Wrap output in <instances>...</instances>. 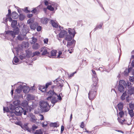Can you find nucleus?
<instances>
[{"mask_svg": "<svg viewBox=\"0 0 134 134\" xmlns=\"http://www.w3.org/2000/svg\"><path fill=\"white\" fill-rule=\"evenodd\" d=\"M11 16L14 19H16L18 18L19 15L18 14L15 12H13L11 14Z\"/></svg>", "mask_w": 134, "mask_h": 134, "instance_id": "nucleus-23", "label": "nucleus"}, {"mask_svg": "<svg viewBox=\"0 0 134 134\" xmlns=\"http://www.w3.org/2000/svg\"><path fill=\"white\" fill-rule=\"evenodd\" d=\"M129 113L131 118L133 117L134 115V113L133 110H129Z\"/></svg>", "mask_w": 134, "mask_h": 134, "instance_id": "nucleus-34", "label": "nucleus"}, {"mask_svg": "<svg viewBox=\"0 0 134 134\" xmlns=\"http://www.w3.org/2000/svg\"><path fill=\"white\" fill-rule=\"evenodd\" d=\"M130 81L131 82H133L134 81V77H131L129 79Z\"/></svg>", "mask_w": 134, "mask_h": 134, "instance_id": "nucleus-64", "label": "nucleus"}, {"mask_svg": "<svg viewBox=\"0 0 134 134\" xmlns=\"http://www.w3.org/2000/svg\"><path fill=\"white\" fill-rule=\"evenodd\" d=\"M19 60L18 58L16 57L15 56V57L13 59V64H15L14 63V62L15 63H17L19 62Z\"/></svg>", "mask_w": 134, "mask_h": 134, "instance_id": "nucleus-31", "label": "nucleus"}, {"mask_svg": "<svg viewBox=\"0 0 134 134\" xmlns=\"http://www.w3.org/2000/svg\"><path fill=\"white\" fill-rule=\"evenodd\" d=\"M40 20L41 23L46 25L48 23L49 20L47 18L43 17Z\"/></svg>", "mask_w": 134, "mask_h": 134, "instance_id": "nucleus-15", "label": "nucleus"}, {"mask_svg": "<svg viewBox=\"0 0 134 134\" xmlns=\"http://www.w3.org/2000/svg\"><path fill=\"white\" fill-rule=\"evenodd\" d=\"M60 79V78L56 79L53 82L57 84L58 87H60V88H62L64 85V81Z\"/></svg>", "mask_w": 134, "mask_h": 134, "instance_id": "nucleus-7", "label": "nucleus"}, {"mask_svg": "<svg viewBox=\"0 0 134 134\" xmlns=\"http://www.w3.org/2000/svg\"><path fill=\"white\" fill-rule=\"evenodd\" d=\"M19 57L20 59L22 60L24 59H25L26 56L25 54H23L22 55H20Z\"/></svg>", "mask_w": 134, "mask_h": 134, "instance_id": "nucleus-44", "label": "nucleus"}, {"mask_svg": "<svg viewBox=\"0 0 134 134\" xmlns=\"http://www.w3.org/2000/svg\"><path fill=\"white\" fill-rule=\"evenodd\" d=\"M99 69L102 72H103L104 71H107L106 69H105L103 68L102 67H99Z\"/></svg>", "mask_w": 134, "mask_h": 134, "instance_id": "nucleus-58", "label": "nucleus"}, {"mask_svg": "<svg viewBox=\"0 0 134 134\" xmlns=\"http://www.w3.org/2000/svg\"><path fill=\"white\" fill-rule=\"evenodd\" d=\"M37 12V10L36 9V8H35L34 9L31 11V12L34 13H36Z\"/></svg>", "mask_w": 134, "mask_h": 134, "instance_id": "nucleus-57", "label": "nucleus"}, {"mask_svg": "<svg viewBox=\"0 0 134 134\" xmlns=\"http://www.w3.org/2000/svg\"><path fill=\"white\" fill-rule=\"evenodd\" d=\"M39 116H41V118H40V120H43L44 119V117L43 115L41 114H40Z\"/></svg>", "mask_w": 134, "mask_h": 134, "instance_id": "nucleus-61", "label": "nucleus"}, {"mask_svg": "<svg viewBox=\"0 0 134 134\" xmlns=\"http://www.w3.org/2000/svg\"><path fill=\"white\" fill-rule=\"evenodd\" d=\"M11 10L9 9L8 10V14L6 15V16L8 17H9V18L10 17H11L10 16H11Z\"/></svg>", "mask_w": 134, "mask_h": 134, "instance_id": "nucleus-51", "label": "nucleus"}, {"mask_svg": "<svg viewBox=\"0 0 134 134\" xmlns=\"http://www.w3.org/2000/svg\"><path fill=\"white\" fill-rule=\"evenodd\" d=\"M92 80L93 82V84L91 85V87H95L98 88L97 83L98 82V79L96 75H93Z\"/></svg>", "mask_w": 134, "mask_h": 134, "instance_id": "nucleus-10", "label": "nucleus"}, {"mask_svg": "<svg viewBox=\"0 0 134 134\" xmlns=\"http://www.w3.org/2000/svg\"><path fill=\"white\" fill-rule=\"evenodd\" d=\"M57 51L56 50H52L51 52V56H55L56 55Z\"/></svg>", "mask_w": 134, "mask_h": 134, "instance_id": "nucleus-36", "label": "nucleus"}, {"mask_svg": "<svg viewBox=\"0 0 134 134\" xmlns=\"http://www.w3.org/2000/svg\"><path fill=\"white\" fill-rule=\"evenodd\" d=\"M49 126L51 127H59V125L57 122H51Z\"/></svg>", "mask_w": 134, "mask_h": 134, "instance_id": "nucleus-24", "label": "nucleus"}, {"mask_svg": "<svg viewBox=\"0 0 134 134\" xmlns=\"http://www.w3.org/2000/svg\"><path fill=\"white\" fill-rule=\"evenodd\" d=\"M30 121L31 122L34 123H36L37 120V119L35 115L32 113L30 114Z\"/></svg>", "mask_w": 134, "mask_h": 134, "instance_id": "nucleus-11", "label": "nucleus"}, {"mask_svg": "<svg viewBox=\"0 0 134 134\" xmlns=\"http://www.w3.org/2000/svg\"><path fill=\"white\" fill-rule=\"evenodd\" d=\"M126 87V82L125 81L122 80H120L118 87V91L121 93L124 92L125 91V88Z\"/></svg>", "mask_w": 134, "mask_h": 134, "instance_id": "nucleus-5", "label": "nucleus"}, {"mask_svg": "<svg viewBox=\"0 0 134 134\" xmlns=\"http://www.w3.org/2000/svg\"><path fill=\"white\" fill-rule=\"evenodd\" d=\"M39 89L41 92H44L46 91L47 89L44 86H41V87L39 88Z\"/></svg>", "mask_w": 134, "mask_h": 134, "instance_id": "nucleus-40", "label": "nucleus"}, {"mask_svg": "<svg viewBox=\"0 0 134 134\" xmlns=\"http://www.w3.org/2000/svg\"><path fill=\"white\" fill-rule=\"evenodd\" d=\"M47 8L48 9L51 11H53L54 10V9L53 7H52L51 5H48Z\"/></svg>", "mask_w": 134, "mask_h": 134, "instance_id": "nucleus-43", "label": "nucleus"}, {"mask_svg": "<svg viewBox=\"0 0 134 134\" xmlns=\"http://www.w3.org/2000/svg\"><path fill=\"white\" fill-rule=\"evenodd\" d=\"M5 34L8 36L12 37L13 38H14L16 36L14 32L13 31L8 30L5 31Z\"/></svg>", "mask_w": 134, "mask_h": 134, "instance_id": "nucleus-12", "label": "nucleus"}, {"mask_svg": "<svg viewBox=\"0 0 134 134\" xmlns=\"http://www.w3.org/2000/svg\"><path fill=\"white\" fill-rule=\"evenodd\" d=\"M9 108L3 107V111L4 112H10Z\"/></svg>", "mask_w": 134, "mask_h": 134, "instance_id": "nucleus-42", "label": "nucleus"}, {"mask_svg": "<svg viewBox=\"0 0 134 134\" xmlns=\"http://www.w3.org/2000/svg\"><path fill=\"white\" fill-rule=\"evenodd\" d=\"M9 17H7V18L6 17L5 18V20H4V21H3V23H4L5 24H6V23L7 22V21H8L7 19H9Z\"/></svg>", "mask_w": 134, "mask_h": 134, "instance_id": "nucleus-59", "label": "nucleus"}, {"mask_svg": "<svg viewBox=\"0 0 134 134\" xmlns=\"http://www.w3.org/2000/svg\"><path fill=\"white\" fill-rule=\"evenodd\" d=\"M40 106L42 111L44 112H47L50 109L49 106L47 102L43 101L40 102Z\"/></svg>", "mask_w": 134, "mask_h": 134, "instance_id": "nucleus-3", "label": "nucleus"}, {"mask_svg": "<svg viewBox=\"0 0 134 134\" xmlns=\"http://www.w3.org/2000/svg\"><path fill=\"white\" fill-rule=\"evenodd\" d=\"M39 44L38 43H36L33 45V48L35 49H37L39 48Z\"/></svg>", "mask_w": 134, "mask_h": 134, "instance_id": "nucleus-38", "label": "nucleus"}, {"mask_svg": "<svg viewBox=\"0 0 134 134\" xmlns=\"http://www.w3.org/2000/svg\"><path fill=\"white\" fill-rule=\"evenodd\" d=\"M52 82H51L47 83L46 84L45 87L47 89L49 86L52 85Z\"/></svg>", "mask_w": 134, "mask_h": 134, "instance_id": "nucleus-49", "label": "nucleus"}, {"mask_svg": "<svg viewBox=\"0 0 134 134\" xmlns=\"http://www.w3.org/2000/svg\"><path fill=\"white\" fill-rule=\"evenodd\" d=\"M76 41L74 40H72L71 42H68L67 43V46L68 47L69 46H70L74 44H75V43Z\"/></svg>", "mask_w": 134, "mask_h": 134, "instance_id": "nucleus-32", "label": "nucleus"}, {"mask_svg": "<svg viewBox=\"0 0 134 134\" xmlns=\"http://www.w3.org/2000/svg\"><path fill=\"white\" fill-rule=\"evenodd\" d=\"M18 40L20 41H22L23 40V38L21 37L20 36L18 35L17 37Z\"/></svg>", "mask_w": 134, "mask_h": 134, "instance_id": "nucleus-60", "label": "nucleus"}, {"mask_svg": "<svg viewBox=\"0 0 134 134\" xmlns=\"http://www.w3.org/2000/svg\"><path fill=\"white\" fill-rule=\"evenodd\" d=\"M85 132L88 133H90L91 134H92L94 132L93 131H89L87 130L86 129H85Z\"/></svg>", "mask_w": 134, "mask_h": 134, "instance_id": "nucleus-62", "label": "nucleus"}, {"mask_svg": "<svg viewBox=\"0 0 134 134\" xmlns=\"http://www.w3.org/2000/svg\"><path fill=\"white\" fill-rule=\"evenodd\" d=\"M64 126L62 125L61 127V133H62L63 132V131L64 130Z\"/></svg>", "mask_w": 134, "mask_h": 134, "instance_id": "nucleus-63", "label": "nucleus"}, {"mask_svg": "<svg viewBox=\"0 0 134 134\" xmlns=\"http://www.w3.org/2000/svg\"><path fill=\"white\" fill-rule=\"evenodd\" d=\"M56 93L54 92V90H50L46 93V95L48 96L46 98V99L48 100H51L52 97L54 96H56Z\"/></svg>", "mask_w": 134, "mask_h": 134, "instance_id": "nucleus-8", "label": "nucleus"}, {"mask_svg": "<svg viewBox=\"0 0 134 134\" xmlns=\"http://www.w3.org/2000/svg\"><path fill=\"white\" fill-rule=\"evenodd\" d=\"M51 23L53 27L55 28H58V26L57 24L53 20H51Z\"/></svg>", "mask_w": 134, "mask_h": 134, "instance_id": "nucleus-27", "label": "nucleus"}, {"mask_svg": "<svg viewBox=\"0 0 134 134\" xmlns=\"http://www.w3.org/2000/svg\"><path fill=\"white\" fill-rule=\"evenodd\" d=\"M16 125L20 126L21 128H22V127H23V124L21 122H16Z\"/></svg>", "mask_w": 134, "mask_h": 134, "instance_id": "nucleus-52", "label": "nucleus"}, {"mask_svg": "<svg viewBox=\"0 0 134 134\" xmlns=\"http://www.w3.org/2000/svg\"><path fill=\"white\" fill-rule=\"evenodd\" d=\"M48 48L46 47L42 53V55H45L46 54H49L50 52H49L48 51Z\"/></svg>", "mask_w": 134, "mask_h": 134, "instance_id": "nucleus-25", "label": "nucleus"}, {"mask_svg": "<svg viewBox=\"0 0 134 134\" xmlns=\"http://www.w3.org/2000/svg\"><path fill=\"white\" fill-rule=\"evenodd\" d=\"M128 72H127V69H126L125 70L123 73V74L125 76H127L128 75Z\"/></svg>", "mask_w": 134, "mask_h": 134, "instance_id": "nucleus-55", "label": "nucleus"}, {"mask_svg": "<svg viewBox=\"0 0 134 134\" xmlns=\"http://www.w3.org/2000/svg\"><path fill=\"white\" fill-rule=\"evenodd\" d=\"M126 86L128 88L132 87V84L129 81H127V83H126Z\"/></svg>", "mask_w": 134, "mask_h": 134, "instance_id": "nucleus-33", "label": "nucleus"}, {"mask_svg": "<svg viewBox=\"0 0 134 134\" xmlns=\"http://www.w3.org/2000/svg\"><path fill=\"white\" fill-rule=\"evenodd\" d=\"M59 30H60L61 31L59 34V37L60 38H63L65 36L68 34L67 32L64 30H63V27L59 25Z\"/></svg>", "mask_w": 134, "mask_h": 134, "instance_id": "nucleus-6", "label": "nucleus"}, {"mask_svg": "<svg viewBox=\"0 0 134 134\" xmlns=\"http://www.w3.org/2000/svg\"><path fill=\"white\" fill-rule=\"evenodd\" d=\"M52 99H51L50 101L51 102V103L53 104L52 106V107H53L55 104L58 101V100L57 98L56 97V96H54L53 97H52Z\"/></svg>", "mask_w": 134, "mask_h": 134, "instance_id": "nucleus-14", "label": "nucleus"}, {"mask_svg": "<svg viewBox=\"0 0 134 134\" xmlns=\"http://www.w3.org/2000/svg\"><path fill=\"white\" fill-rule=\"evenodd\" d=\"M34 97L33 96L30 94H28L27 97V99L28 100H31L33 99Z\"/></svg>", "mask_w": 134, "mask_h": 134, "instance_id": "nucleus-30", "label": "nucleus"}, {"mask_svg": "<svg viewBox=\"0 0 134 134\" xmlns=\"http://www.w3.org/2000/svg\"><path fill=\"white\" fill-rule=\"evenodd\" d=\"M20 101L19 100H16L13 102V104L15 105L16 107H20Z\"/></svg>", "mask_w": 134, "mask_h": 134, "instance_id": "nucleus-28", "label": "nucleus"}, {"mask_svg": "<svg viewBox=\"0 0 134 134\" xmlns=\"http://www.w3.org/2000/svg\"><path fill=\"white\" fill-rule=\"evenodd\" d=\"M23 86L21 85H20L15 90V92L17 93H20L23 90Z\"/></svg>", "mask_w": 134, "mask_h": 134, "instance_id": "nucleus-16", "label": "nucleus"}, {"mask_svg": "<svg viewBox=\"0 0 134 134\" xmlns=\"http://www.w3.org/2000/svg\"><path fill=\"white\" fill-rule=\"evenodd\" d=\"M129 107L131 109V110H134V104L130 103L129 104Z\"/></svg>", "mask_w": 134, "mask_h": 134, "instance_id": "nucleus-53", "label": "nucleus"}, {"mask_svg": "<svg viewBox=\"0 0 134 134\" xmlns=\"http://www.w3.org/2000/svg\"><path fill=\"white\" fill-rule=\"evenodd\" d=\"M62 53V52L60 51H59L58 52V55L57 57V58H63V55H62L61 56Z\"/></svg>", "mask_w": 134, "mask_h": 134, "instance_id": "nucleus-48", "label": "nucleus"}, {"mask_svg": "<svg viewBox=\"0 0 134 134\" xmlns=\"http://www.w3.org/2000/svg\"><path fill=\"white\" fill-rule=\"evenodd\" d=\"M38 25V24L37 23H35L34 24H31L30 25V27L31 30H35L36 27V26Z\"/></svg>", "mask_w": 134, "mask_h": 134, "instance_id": "nucleus-18", "label": "nucleus"}, {"mask_svg": "<svg viewBox=\"0 0 134 134\" xmlns=\"http://www.w3.org/2000/svg\"><path fill=\"white\" fill-rule=\"evenodd\" d=\"M37 126H36L35 125H34L32 126V129L33 131H34L35 130V129H37Z\"/></svg>", "mask_w": 134, "mask_h": 134, "instance_id": "nucleus-56", "label": "nucleus"}, {"mask_svg": "<svg viewBox=\"0 0 134 134\" xmlns=\"http://www.w3.org/2000/svg\"><path fill=\"white\" fill-rule=\"evenodd\" d=\"M30 90L29 88L27 86H23V92L25 93H28Z\"/></svg>", "mask_w": 134, "mask_h": 134, "instance_id": "nucleus-20", "label": "nucleus"}, {"mask_svg": "<svg viewBox=\"0 0 134 134\" xmlns=\"http://www.w3.org/2000/svg\"><path fill=\"white\" fill-rule=\"evenodd\" d=\"M118 119L119 122L122 125H123L124 124H127L128 125H129L131 124V122L132 120L131 119H130V121L129 123L127 122V121L128 119L127 118H126V119H124L123 120H122L120 118H119L118 117Z\"/></svg>", "mask_w": 134, "mask_h": 134, "instance_id": "nucleus-9", "label": "nucleus"}, {"mask_svg": "<svg viewBox=\"0 0 134 134\" xmlns=\"http://www.w3.org/2000/svg\"><path fill=\"white\" fill-rule=\"evenodd\" d=\"M9 109L12 111H14V113L17 116L21 115L22 111H23V109L20 107H16L13 104H10L8 106Z\"/></svg>", "mask_w": 134, "mask_h": 134, "instance_id": "nucleus-1", "label": "nucleus"}, {"mask_svg": "<svg viewBox=\"0 0 134 134\" xmlns=\"http://www.w3.org/2000/svg\"><path fill=\"white\" fill-rule=\"evenodd\" d=\"M127 95L126 92H125L121 96V99L122 100H124L125 99V96Z\"/></svg>", "mask_w": 134, "mask_h": 134, "instance_id": "nucleus-37", "label": "nucleus"}, {"mask_svg": "<svg viewBox=\"0 0 134 134\" xmlns=\"http://www.w3.org/2000/svg\"><path fill=\"white\" fill-rule=\"evenodd\" d=\"M41 26H38L37 27L36 29L37 31L39 32L41 30Z\"/></svg>", "mask_w": 134, "mask_h": 134, "instance_id": "nucleus-54", "label": "nucleus"}, {"mask_svg": "<svg viewBox=\"0 0 134 134\" xmlns=\"http://www.w3.org/2000/svg\"><path fill=\"white\" fill-rule=\"evenodd\" d=\"M43 133L41 129L37 130L35 132L34 134H42Z\"/></svg>", "mask_w": 134, "mask_h": 134, "instance_id": "nucleus-41", "label": "nucleus"}, {"mask_svg": "<svg viewBox=\"0 0 134 134\" xmlns=\"http://www.w3.org/2000/svg\"><path fill=\"white\" fill-rule=\"evenodd\" d=\"M97 87H91V90L88 94V97L89 99L91 100L93 99L96 96Z\"/></svg>", "mask_w": 134, "mask_h": 134, "instance_id": "nucleus-4", "label": "nucleus"}, {"mask_svg": "<svg viewBox=\"0 0 134 134\" xmlns=\"http://www.w3.org/2000/svg\"><path fill=\"white\" fill-rule=\"evenodd\" d=\"M21 105L24 108H22L23 110V111H22V113H23L24 115L26 114L27 112H30L31 110L33 109L32 107L28 105V102L26 100H25L23 101L21 103Z\"/></svg>", "mask_w": 134, "mask_h": 134, "instance_id": "nucleus-2", "label": "nucleus"}, {"mask_svg": "<svg viewBox=\"0 0 134 134\" xmlns=\"http://www.w3.org/2000/svg\"><path fill=\"white\" fill-rule=\"evenodd\" d=\"M124 106V103L122 102H120L117 105V107L119 111L122 110Z\"/></svg>", "mask_w": 134, "mask_h": 134, "instance_id": "nucleus-22", "label": "nucleus"}, {"mask_svg": "<svg viewBox=\"0 0 134 134\" xmlns=\"http://www.w3.org/2000/svg\"><path fill=\"white\" fill-rule=\"evenodd\" d=\"M13 28V31L14 32V33L15 35H18L19 34V29L18 27H15Z\"/></svg>", "mask_w": 134, "mask_h": 134, "instance_id": "nucleus-26", "label": "nucleus"}, {"mask_svg": "<svg viewBox=\"0 0 134 134\" xmlns=\"http://www.w3.org/2000/svg\"><path fill=\"white\" fill-rule=\"evenodd\" d=\"M68 32L70 35H72L73 38L74 37L76 33L74 30H71L70 29H69Z\"/></svg>", "mask_w": 134, "mask_h": 134, "instance_id": "nucleus-21", "label": "nucleus"}, {"mask_svg": "<svg viewBox=\"0 0 134 134\" xmlns=\"http://www.w3.org/2000/svg\"><path fill=\"white\" fill-rule=\"evenodd\" d=\"M27 124H25L23 126L22 129H24V130H27L28 132H30L31 131V130L29 129L27 126Z\"/></svg>", "mask_w": 134, "mask_h": 134, "instance_id": "nucleus-17", "label": "nucleus"}, {"mask_svg": "<svg viewBox=\"0 0 134 134\" xmlns=\"http://www.w3.org/2000/svg\"><path fill=\"white\" fill-rule=\"evenodd\" d=\"M9 21L10 22L12 21L11 26L12 28H14V27H16L17 23V20H13L12 18L11 17H10L9 18Z\"/></svg>", "mask_w": 134, "mask_h": 134, "instance_id": "nucleus-13", "label": "nucleus"}, {"mask_svg": "<svg viewBox=\"0 0 134 134\" xmlns=\"http://www.w3.org/2000/svg\"><path fill=\"white\" fill-rule=\"evenodd\" d=\"M22 97L21 95H15L14 96V98L15 100H19V99H20L21 97Z\"/></svg>", "mask_w": 134, "mask_h": 134, "instance_id": "nucleus-35", "label": "nucleus"}, {"mask_svg": "<svg viewBox=\"0 0 134 134\" xmlns=\"http://www.w3.org/2000/svg\"><path fill=\"white\" fill-rule=\"evenodd\" d=\"M37 39L36 38L32 37V42L31 43L32 44H34L37 42Z\"/></svg>", "mask_w": 134, "mask_h": 134, "instance_id": "nucleus-46", "label": "nucleus"}, {"mask_svg": "<svg viewBox=\"0 0 134 134\" xmlns=\"http://www.w3.org/2000/svg\"><path fill=\"white\" fill-rule=\"evenodd\" d=\"M128 94L130 95L134 93V87H132L131 88H128Z\"/></svg>", "mask_w": 134, "mask_h": 134, "instance_id": "nucleus-19", "label": "nucleus"}, {"mask_svg": "<svg viewBox=\"0 0 134 134\" xmlns=\"http://www.w3.org/2000/svg\"><path fill=\"white\" fill-rule=\"evenodd\" d=\"M56 97H57V99L58 100H62V98L60 96V94H59V95H58L56 94Z\"/></svg>", "mask_w": 134, "mask_h": 134, "instance_id": "nucleus-50", "label": "nucleus"}, {"mask_svg": "<svg viewBox=\"0 0 134 134\" xmlns=\"http://www.w3.org/2000/svg\"><path fill=\"white\" fill-rule=\"evenodd\" d=\"M72 38V37L71 36L69 35H67L65 39L66 41H70L71 40Z\"/></svg>", "mask_w": 134, "mask_h": 134, "instance_id": "nucleus-29", "label": "nucleus"}, {"mask_svg": "<svg viewBox=\"0 0 134 134\" xmlns=\"http://www.w3.org/2000/svg\"><path fill=\"white\" fill-rule=\"evenodd\" d=\"M40 52L38 51H36L35 52H33V56L32 57H34L35 55L38 56V55L40 54Z\"/></svg>", "mask_w": 134, "mask_h": 134, "instance_id": "nucleus-47", "label": "nucleus"}, {"mask_svg": "<svg viewBox=\"0 0 134 134\" xmlns=\"http://www.w3.org/2000/svg\"><path fill=\"white\" fill-rule=\"evenodd\" d=\"M25 16L22 14H20L19 19L20 20L22 21L23 20L25 19Z\"/></svg>", "mask_w": 134, "mask_h": 134, "instance_id": "nucleus-39", "label": "nucleus"}, {"mask_svg": "<svg viewBox=\"0 0 134 134\" xmlns=\"http://www.w3.org/2000/svg\"><path fill=\"white\" fill-rule=\"evenodd\" d=\"M120 111L119 113V114L120 115V117L121 118L122 117L124 114V113L122 110Z\"/></svg>", "mask_w": 134, "mask_h": 134, "instance_id": "nucleus-45", "label": "nucleus"}]
</instances>
